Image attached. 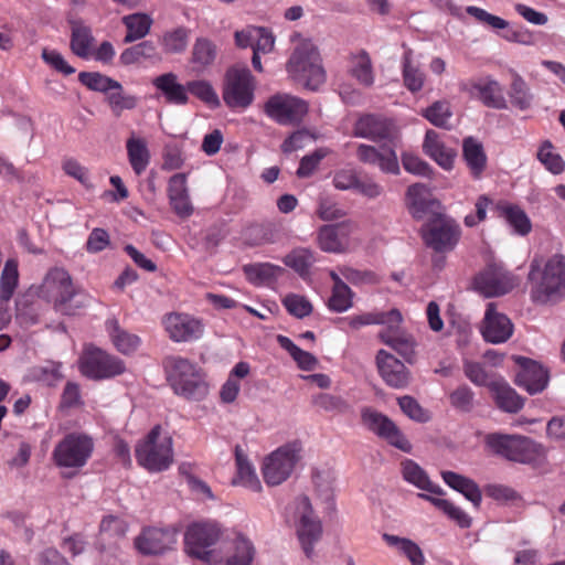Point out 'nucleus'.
<instances>
[{
	"mask_svg": "<svg viewBox=\"0 0 565 565\" xmlns=\"http://www.w3.org/2000/svg\"><path fill=\"white\" fill-rule=\"evenodd\" d=\"M480 331L487 342L498 344L503 343L511 338L513 333V324L504 313L497 311L493 302H489L487 305Z\"/></svg>",
	"mask_w": 565,
	"mask_h": 565,
	"instance_id": "aec40b11",
	"label": "nucleus"
},
{
	"mask_svg": "<svg viewBox=\"0 0 565 565\" xmlns=\"http://www.w3.org/2000/svg\"><path fill=\"white\" fill-rule=\"evenodd\" d=\"M41 57L45 64H47L54 71L62 73L65 76L72 75L75 73V68L71 66L64 56L54 49H43L41 53Z\"/></svg>",
	"mask_w": 565,
	"mask_h": 565,
	"instance_id": "69168bd1",
	"label": "nucleus"
},
{
	"mask_svg": "<svg viewBox=\"0 0 565 565\" xmlns=\"http://www.w3.org/2000/svg\"><path fill=\"white\" fill-rule=\"evenodd\" d=\"M423 149L443 169L450 170L452 168L456 152L443 143L439 134L435 130H427Z\"/></svg>",
	"mask_w": 565,
	"mask_h": 565,
	"instance_id": "2f4dec72",
	"label": "nucleus"
},
{
	"mask_svg": "<svg viewBox=\"0 0 565 565\" xmlns=\"http://www.w3.org/2000/svg\"><path fill=\"white\" fill-rule=\"evenodd\" d=\"M223 534L216 521L206 520L190 524L184 534L185 551L189 555L209 562L212 547Z\"/></svg>",
	"mask_w": 565,
	"mask_h": 565,
	"instance_id": "9d476101",
	"label": "nucleus"
},
{
	"mask_svg": "<svg viewBox=\"0 0 565 565\" xmlns=\"http://www.w3.org/2000/svg\"><path fill=\"white\" fill-rule=\"evenodd\" d=\"M256 82L245 66H233L226 71L222 97L232 109H246L255 97Z\"/></svg>",
	"mask_w": 565,
	"mask_h": 565,
	"instance_id": "0eeeda50",
	"label": "nucleus"
},
{
	"mask_svg": "<svg viewBox=\"0 0 565 565\" xmlns=\"http://www.w3.org/2000/svg\"><path fill=\"white\" fill-rule=\"evenodd\" d=\"M425 78L424 71L413 61L412 51L407 50L403 56L404 85L409 92L416 93L423 88Z\"/></svg>",
	"mask_w": 565,
	"mask_h": 565,
	"instance_id": "c03bdc74",
	"label": "nucleus"
},
{
	"mask_svg": "<svg viewBox=\"0 0 565 565\" xmlns=\"http://www.w3.org/2000/svg\"><path fill=\"white\" fill-rule=\"evenodd\" d=\"M383 540L387 545L396 547L399 553L407 557L412 565H425L424 553L414 541L387 533L383 534Z\"/></svg>",
	"mask_w": 565,
	"mask_h": 565,
	"instance_id": "79ce46f5",
	"label": "nucleus"
},
{
	"mask_svg": "<svg viewBox=\"0 0 565 565\" xmlns=\"http://www.w3.org/2000/svg\"><path fill=\"white\" fill-rule=\"evenodd\" d=\"M402 322L387 324L379 332V339L407 361L415 355L416 341L411 333L401 329Z\"/></svg>",
	"mask_w": 565,
	"mask_h": 565,
	"instance_id": "393cba45",
	"label": "nucleus"
},
{
	"mask_svg": "<svg viewBox=\"0 0 565 565\" xmlns=\"http://www.w3.org/2000/svg\"><path fill=\"white\" fill-rule=\"evenodd\" d=\"M422 115L434 126L448 129L449 120L452 117L450 104L447 100H437L426 109Z\"/></svg>",
	"mask_w": 565,
	"mask_h": 565,
	"instance_id": "4d7b16f0",
	"label": "nucleus"
},
{
	"mask_svg": "<svg viewBox=\"0 0 565 565\" xmlns=\"http://www.w3.org/2000/svg\"><path fill=\"white\" fill-rule=\"evenodd\" d=\"M189 94H192L210 108H217L221 104L220 98L210 82L205 79H194L188 82Z\"/></svg>",
	"mask_w": 565,
	"mask_h": 565,
	"instance_id": "bf43d9fd",
	"label": "nucleus"
},
{
	"mask_svg": "<svg viewBox=\"0 0 565 565\" xmlns=\"http://www.w3.org/2000/svg\"><path fill=\"white\" fill-rule=\"evenodd\" d=\"M94 36L89 26L82 22L72 23L71 50L82 58H88L93 54Z\"/></svg>",
	"mask_w": 565,
	"mask_h": 565,
	"instance_id": "a19ab883",
	"label": "nucleus"
},
{
	"mask_svg": "<svg viewBox=\"0 0 565 565\" xmlns=\"http://www.w3.org/2000/svg\"><path fill=\"white\" fill-rule=\"evenodd\" d=\"M243 269L247 280L256 286L269 285L285 271L282 267L270 263L245 265Z\"/></svg>",
	"mask_w": 565,
	"mask_h": 565,
	"instance_id": "ea45409f",
	"label": "nucleus"
},
{
	"mask_svg": "<svg viewBox=\"0 0 565 565\" xmlns=\"http://www.w3.org/2000/svg\"><path fill=\"white\" fill-rule=\"evenodd\" d=\"M376 366L383 381L391 387L403 388L408 385L411 374L403 362L385 350L376 354Z\"/></svg>",
	"mask_w": 565,
	"mask_h": 565,
	"instance_id": "4be33fe9",
	"label": "nucleus"
},
{
	"mask_svg": "<svg viewBox=\"0 0 565 565\" xmlns=\"http://www.w3.org/2000/svg\"><path fill=\"white\" fill-rule=\"evenodd\" d=\"M362 424L390 445L405 452L412 451L411 443L405 438L398 427L384 414L372 408H363L361 412Z\"/></svg>",
	"mask_w": 565,
	"mask_h": 565,
	"instance_id": "2eb2a0df",
	"label": "nucleus"
},
{
	"mask_svg": "<svg viewBox=\"0 0 565 565\" xmlns=\"http://www.w3.org/2000/svg\"><path fill=\"white\" fill-rule=\"evenodd\" d=\"M289 514L294 520L303 553L308 558L312 557L315 544L322 535V524L315 514L308 497H298L289 508Z\"/></svg>",
	"mask_w": 565,
	"mask_h": 565,
	"instance_id": "423d86ee",
	"label": "nucleus"
},
{
	"mask_svg": "<svg viewBox=\"0 0 565 565\" xmlns=\"http://www.w3.org/2000/svg\"><path fill=\"white\" fill-rule=\"evenodd\" d=\"M18 284V264L13 259L7 260L1 274V297L9 299Z\"/></svg>",
	"mask_w": 565,
	"mask_h": 565,
	"instance_id": "0e129e2a",
	"label": "nucleus"
},
{
	"mask_svg": "<svg viewBox=\"0 0 565 565\" xmlns=\"http://www.w3.org/2000/svg\"><path fill=\"white\" fill-rule=\"evenodd\" d=\"M470 94L476 96L487 107L494 109L508 108L504 89L493 78L487 77L472 83Z\"/></svg>",
	"mask_w": 565,
	"mask_h": 565,
	"instance_id": "bb28decb",
	"label": "nucleus"
},
{
	"mask_svg": "<svg viewBox=\"0 0 565 565\" xmlns=\"http://www.w3.org/2000/svg\"><path fill=\"white\" fill-rule=\"evenodd\" d=\"M419 498L429 501L434 507L443 511L449 519L460 527L467 529L471 525V518L459 507L449 500L437 498L427 493H419Z\"/></svg>",
	"mask_w": 565,
	"mask_h": 565,
	"instance_id": "37998d69",
	"label": "nucleus"
},
{
	"mask_svg": "<svg viewBox=\"0 0 565 565\" xmlns=\"http://www.w3.org/2000/svg\"><path fill=\"white\" fill-rule=\"evenodd\" d=\"M315 262L313 253L308 248H296L284 258L285 265L292 268L301 277L309 273Z\"/></svg>",
	"mask_w": 565,
	"mask_h": 565,
	"instance_id": "13d9d810",
	"label": "nucleus"
},
{
	"mask_svg": "<svg viewBox=\"0 0 565 565\" xmlns=\"http://www.w3.org/2000/svg\"><path fill=\"white\" fill-rule=\"evenodd\" d=\"M75 291L72 278L63 268L51 269L40 288V296L46 301L53 303L56 311L71 315L68 302L74 297Z\"/></svg>",
	"mask_w": 565,
	"mask_h": 565,
	"instance_id": "f8f14e48",
	"label": "nucleus"
},
{
	"mask_svg": "<svg viewBox=\"0 0 565 565\" xmlns=\"http://www.w3.org/2000/svg\"><path fill=\"white\" fill-rule=\"evenodd\" d=\"M235 461L236 477L233 483L243 486L254 492H259L262 490L260 480L241 446L235 447Z\"/></svg>",
	"mask_w": 565,
	"mask_h": 565,
	"instance_id": "f704fd0d",
	"label": "nucleus"
},
{
	"mask_svg": "<svg viewBox=\"0 0 565 565\" xmlns=\"http://www.w3.org/2000/svg\"><path fill=\"white\" fill-rule=\"evenodd\" d=\"M489 391L497 406L503 412L518 413L524 405V399L502 376L491 383Z\"/></svg>",
	"mask_w": 565,
	"mask_h": 565,
	"instance_id": "c85d7f7f",
	"label": "nucleus"
},
{
	"mask_svg": "<svg viewBox=\"0 0 565 565\" xmlns=\"http://www.w3.org/2000/svg\"><path fill=\"white\" fill-rule=\"evenodd\" d=\"M106 330L114 347L122 354L134 353L141 344V339L119 326L117 319L106 321Z\"/></svg>",
	"mask_w": 565,
	"mask_h": 565,
	"instance_id": "c9c22d12",
	"label": "nucleus"
},
{
	"mask_svg": "<svg viewBox=\"0 0 565 565\" xmlns=\"http://www.w3.org/2000/svg\"><path fill=\"white\" fill-rule=\"evenodd\" d=\"M401 475L405 482L430 493V495L443 493V489L438 484H435L427 472L413 459H404L401 461Z\"/></svg>",
	"mask_w": 565,
	"mask_h": 565,
	"instance_id": "c756f323",
	"label": "nucleus"
},
{
	"mask_svg": "<svg viewBox=\"0 0 565 565\" xmlns=\"http://www.w3.org/2000/svg\"><path fill=\"white\" fill-rule=\"evenodd\" d=\"M519 285V279L498 263L489 264L476 278L475 288L484 297H499Z\"/></svg>",
	"mask_w": 565,
	"mask_h": 565,
	"instance_id": "4468645a",
	"label": "nucleus"
},
{
	"mask_svg": "<svg viewBox=\"0 0 565 565\" xmlns=\"http://www.w3.org/2000/svg\"><path fill=\"white\" fill-rule=\"evenodd\" d=\"M127 523L115 515L105 516L99 525L100 540L107 544L116 543L117 540L125 536L127 532Z\"/></svg>",
	"mask_w": 565,
	"mask_h": 565,
	"instance_id": "6e6d98bb",
	"label": "nucleus"
},
{
	"mask_svg": "<svg viewBox=\"0 0 565 565\" xmlns=\"http://www.w3.org/2000/svg\"><path fill=\"white\" fill-rule=\"evenodd\" d=\"M277 342L291 355L299 369L303 371H312L317 367V358L311 353L300 349L288 337L279 334L277 337Z\"/></svg>",
	"mask_w": 565,
	"mask_h": 565,
	"instance_id": "09e8293b",
	"label": "nucleus"
},
{
	"mask_svg": "<svg viewBox=\"0 0 565 565\" xmlns=\"http://www.w3.org/2000/svg\"><path fill=\"white\" fill-rule=\"evenodd\" d=\"M188 42L189 31L183 26L164 32L160 39L162 50L167 54H180L184 52Z\"/></svg>",
	"mask_w": 565,
	"mask_h": 565,
	"instance_id": "864d4df0",
	"label": "nucleus"
},
{
	"mask_svg": "<svg viewBox=\"0 0 565 565\" xmlns=\"http://www.w3.org/2000/svg\"><path fill=\"white\" fill-rule=\"evenodd\" d=\"M168 196L177 215L180 217H189L192 214L193 206L189 196L185 173H177L170 178Z\"/></svg>",
	"mask_w": 565,
	"mask_h": 565,
	"instance_id": "cd10ccee",
	"label": "nucleus"
},
{
	"mask_svg": "<svg viewBox=\"0 0 565 565\" xmlns=\"http://www.w3.org/2000/svg\"><path fill=\"white\" fill-rule=\"evenodd\" d=\"M356 158L364 164L377 167L383 173L397 175L401 172L397 154L392 148L379 150L361 143L356 149Z\"/></svg>",
	"mask_w": 565,
	"mask_h": 565,
	"instance_id": "5701e85b",
	"label": "nucleus"
},
{
	"mask_svg": "<svg viewBox=\"0 0 565 565\" xmlns=\"http://www.w3.org/2000/svg\"><path fill=\"white\" fill-rule=\"evenodd\" d=\"M107 103L111 109V113L119 117L122 111L131 110L136 108L138 104V99L136 96L126 95L121 89H113V92L107 94Z\"/></svg>",
	"mask_w": 565,
	"mask_h": 565,
	"instance_id": "e2e57ef3",
	"label": "nucleus"
},
{
	"mask_svg": "<svg viewBox=\"0 0 565 565\" xmlns=\"http://www.w3.org/2000/svg\"><path fill=\"white\" fill-rule=\"evenodd\" d=\"M515 361L520 366L515 375V384L531 395L543 392L550 381L547 370L527 358L518 356Z\"/></svg>",
	"mask_w": 565,
	"mask_h": 565,
	"instance_id": "6ab92c4d",
	"label": "nucleus"
},
{
	"mask_svg": "<svg viewBox=\"0 0 565 565\" xmlns=\"http://www.w3.org/2000/svg\"><path fill=\"white\" fill-rule=\"evenodd\" d=\"M500 211L516 234L524 236L531 232V221L522 209L515 205H503Z\"/></svg>",
	"mask_w": 565,
	"mask_h": 565,
	"instance_id": "5fc2aeb1",
	"label": "nucleus"
},
{
	"mask_svg": "<svg viewBox=\"0 0 565 565\" xmlns=\"http://www.w3.org/2000/svg\"><path fill=\"white\" fill-rule=\"evenodd\" d=\"M422 235L426 246L437 253H447L458 244L461 230L451 217L437 214L423 226Z\"/></svg>",
	"mask_w": 565,
	"mask_h": 565,
	"instance_id": "9b49d317",
	"label": "nucleus"
},
{
	"mask_svg": "<svg viewBox=\"0 0 565 565\" xmlns=\"http://www.w3.org/2000/svg\"><path fill=\"white\" fill-rule=\"evenodd\" d=\"M351 228L345 224L324 225L318 232V245L327 253L340 254L351 247Z\"/></svg>",
	"mask_w": 565,
	"mask_h": 565,
	"instance_id": "b1692460",
	"label": "nucleus"
},
{
	"mask_svg": "<svg viewBox=\"0 0 565 565\" xmlns=\"http://www.w3.org/2000/svg\"><path fill=\"white\" fill-rule=\"evenodd\" d=\"M462 154L472 178L480 179L487 167V154L482 143L473 137L465 138Z\"/></svg>",
	"mask_w": 565,
	"mask_h": 565,
	"instance_id": "72a5a7b5",
	"label": "nucleus"
},
{
	"mask_svg": "<svg viewBox=\"0 0 565 565\" xmlns=\"http://www.w3.org/2000/svg\"><path fill=\"white\" fill-rule=\"evenodd\" d=\"M79 82L88 89L99 93H109L113 89H121V84L98 72H81Z\"/></svg>",
	"mask_w": 565,
	"mask_h": 565,
	"instance_id": "3c124183",
	"label": "nucleus"
},
{
	"mask_svg": "<svg viewBox=\"0 0 565 565\" xmlns=\"http://www.w3.org/2000/svg\"><path fill=\"white\" fill-rule=\"evenodd\" d=\"M463 373L475 385L486 386L488 388H490L491 383L499 377L498 375L489 373L481 363L473 361L463 362Z\"/></svg>",
	"mask_w": 565,
	"mask_h": 565,
	"instance_id": "052dcab7",
	"label": "nucleus"
},
{
	"mask_svg": "<svg viewBox=\"0 0 565 565\" xmlns=\"http://www.w3.org/2000/svg\"><path fill=\"white\" fill-rule=\"evenodd\" d=\"M256 554L253 542L243 534H237L233 542V553L226 565H252Z\"/></svg>",
	"mask_w": 565,
	"mask_h": 565,
	"instance_id": "a18cd8bd",
	"label": "nucleus"
},
{
	"mask_svg": "<svg viewBox=\"0 0 565 565\" xmlns=\"http://www.w3.org/2000/svg\"><path fill=\"white\" fill-rule=\"evenodd\" d=\"M162 326L169 338L177 343L196 341L204 333L202 320L189 313H168L162 318Z\"/></svg>",
	"mask_w": 565,
	"mask_h": 565,
	"instance_id": "f3484780",
	"label": "nucleus"
},
{
	"mask_svg": "<svg viewBox=\"0 0 565 565\" xmlns=\"http://www.w3.org/2000/svg\"><path fill=\"white\" fill-rule=\"evenodd\" d=\"M217 55L216 45L206 38H198L192 47V63L202 71L212 65Z\"/></svg>",
	"mask_w": 565,
	"mask_h": 565,
	"instance_id": "de8ad7c7",
	"label": "nucleus"
},
{
	"mask_svg": "<svg viewBox=\"0 0 565 565\" xmlns=\"http://www.w3.org/2000/svg\"><path fill=\"white\" fill-rule=\"evenodd\" d=\"M152 85L168 104L183 106L189 103L188 83H180L175 73L168 72L157 76L152 79Z\"/></svg>",
	"mask_w": 565,
	"mask_h": 565,
	"instance_id": "a878e982",
	"label": "nucleus"
},
{
	"mask_svg": "<svg viewBox=\"0 0 565 565\" xmlns=\"http://www.w3.org/2000/svg\"><path fill=\"white\" fill-rule=\"evenodd\" d=\"M406 203L413 217L422 220L437 202L426 184L415 183L407 189Z\"/></svg>",
	"mask_w": 565,
	"mask_h": 565,
	"instance_id": "7c9ffc66",
	"label": "nucleus"
},
{
	"mask_svg": "<svg viewBox=\"0 0 565 565\" xmlns=\"http://www.w3.org/2000/svg\"><path fill=\"white\" fill-rule=\"evenodd\" d=\"M354 136L372 141L393 140L397 136V128L390 119L364 115L354 125Z\"/></svg>",
	"mask_w": 565,
	"mask_h": 565,
	"instance_id": "412c9836",
	"label": "nucleus"
},
{
	"mask_svg": "<svg viewBox=\"0 0 565 565\" xmlns=\"http://www.w3.org/2000/svg\"><path fill=\"white\" fill-rule=\"evenodd\" d=\"M349 326L352 329H360L365 326L381 324L386 327L387 324L403 322V317L399 310L391 309L390 311H373L364 312L358 316L347 318Z\"/></svg>",
	"mask_w": 565,
	"mask_h": 565,
	"instance_id": "4c0bfd02",
	"label": "nucleus"
},
{
	"mask_svg": "<svg viewBox=\"0 0 565 565\" xmlns=\"http://www.w3.org/2000/svg\"><path fill=\"white\" fill-rule=\"evenodd\" d=\"M290 41L294 46L286 65L287 72L307 88L318 89L326 82V71L317 45L299 33H294Z\"/></svg>",
	"mask_w": 565,
	"mask_h": 565,
	"instance_id": "f257e3e1",
	"label": "nucleus"
},
{
	"mask_svg": "<svg viewBox=\"0 0 565 565\" xmlns=\"http://www.w3.org/2000/svg\"><path fill=\"white\" fill-rule=\"evenodd\" d=\"M487 445L498 455L521 463H531L544 456L542 445L520 435L491 434Z\"/></svg>",
	"mask_w": 565,
	"mask_h": 565,
	"instance_id": "39448f33",
	"label": "nucleus"
},
{
	"mask_svg": "<svg viewBox=\"0 0 565 565\" xmlns=\"http://www.w3.org/2000/svg\"><path fill=\"white\" fill-rule=\"evenodd\" d=\"M510 102L519 110H527L532 107L534 96L526 82L518 74L513 76L509 90Z\"/></svg>",
	"mask_w": 565,
	"mask_h": 565,
	"instance_id": "49530a36",
	"label": "nucleus"
},
{
	"mask_svg": "<svg viewBox=\"0 0 565 565\" xmlns=\"http://www.w3.org/2000/svg\"><path fill=\"white\" fill-rule=\"evenodd\" d=\"M307 111V103L289 94H276L265 104L266 115L279 125L298 124Z\"/></svg>",
	"mask_w": 565,
	"mask_h": 565,
	"instance_id": "dca6fc26",
	"label": "nucleus"
},
{
	"mask_svg": "<svg viewBox=\"0 0 565 565\" xmlns=\"http://www.w3.org/2000/svg\"><path fill=\"white\" fill-rule=\"evenodd\" d=\"M167 377L175 394L189 399H202L209 391L201 370L188 359L168 356L163 361Z\"/></svg>",
	"mask_w": 565,
	"mask_h": 565,
	"instance_id": "7ed1b4c3",
	"label": "nucleus"
},
{
	"mask_svg": "<svg viewBox=\"0 0 565 565\" xmlns=\"http://www.w3.org/2000/svg\"><path fill=\"white\" fill-rule=\"evenodd\" d=\"M537 158L553 174H559L565 170V161L558 153L553 151V146L550 141H545L541 146L537 152Z\"/></svg>",
	"mask_w": 565,
	"mask_h": 565,
	"instance_id": "680f3d73",
	"label": "nucleus"
},
{
	"mask_svg": "<svg viewBox=\"0 0 565 565\" xmlns=\"http://www.w3.org/2000/svg\"><path fill=\"white\" fill-rule=\"evenodd\" d=\"M350 74L364 86H371L374 83L372 62L369 54L364 51L351 58Z\"/></svg>",
	"mask_w": 565,
	"mask_h": 565,
	"instance_id": "8fccbe9b",
	"label": "nucleus"
},
{
	"mask_svg": "<svg viewBox=\"0 0 565 565\" xmlns=\"http://www.w3.org/2000/svg\"><path fill=\"white\" fill-rule=\"evenodd\" d=\"M301 444L292 441L285 444L264 459L262 472L268 486H278L292 473L300 459Z\"/></svg>",
	"mask_w": 565,
	"mask_h": 565,
	"instance_id": "6e6552de",
	"label": "nucleus"
},
{
	"mask_svg": "<svg viewBox=\"0 0 565 565\" xmlns=\"http://www.w3.org/2000/svg\"><path fill=\"white\" fill-rule=\"evenodd\" d=\"M475 393L468 385H460L449 395L452 407L461 412H470L473 408Z\"/></svg>",
	"mask_w": 565,
	"mask_h": 565,
	"instance_id": "338daca9",
	"label": "nucleus"
},
{
	"mask_svg": "<svg viewBox=\"0 0 565 565\" xmlns=\"http://www.w3.org/2000/svg\"><path fill=\"white\" fill-rule=\"evenodd\" d=\"M178 532L171 527H145L135 539V547L143 555H158L172 550Z\"/></svg>",
	"mask_w": 565,
	"mask_h": 565,
	"instance_id": "a211bd4d",
	"label": "nucleus"
},
{
	"mask_svg": "<svg viewBox=\"0 0 565 565\" xmlns=\"http://www.w3.org/2000/svg\"><path fill=\"white\" fill-rule=\"evenodd\" d=\"M126 149L134 172L140 175L150 163V151L146 140L131 134L126 141Z\"/></svg>",
	"mask_w": 565,
	"mask_h": 565,
	"instance_id": "e433bc0d",
	"label": "nucleus"
},
{
	"mask_svg": "<svg viewBox=\"0 0 565 565\" xmlns=\"http://www.w3.org/2000/svg\"><path fill=\"white\" fill-rule=\"evenodd\" d=\"M93 448V439L87 435L68 434L54 448L53 458L60 467L78 468L87 462Z\"/></svg>",
	"mask_w": 565,
	"mask_h": 565,
	"instance_id": "ddd939ff",
	"label": "nucleus"
},
{
	"mask_svg": "<svg viewBox=\"0 0 565 565\" xmlns=\"http://www.w3.org/2000/svg\"><path fill=\"white\" fill-rule=\"evenodd\" d=\"M328 305L332 311H347L352 306L351 289L348 286L333 287Z\"/></svg>",
	"mask_w": 565,
	"mask_h": 565,
	"instance_id": "774afa93",
	"label": "nucleus"
},
{
	"mask_svg": "<svg viewBox=\"0 0 565 565\" xmlns=\"http://www.w3.org/2000/svg\"><path fill=\"white\" fill-rule=\"evenodd\" d=\"M121 21L127 29V33L124 38L125 43H132L143 39L149 34L153 23L152 18L149 14L142 12L125 15L122 17Z\"/></svg>",
	"mask_w": 565,
	"mask_h": 565,
	"instance_id": "58836bf2",
	"label": "nucleus"
},
{
	"mask_svg": "<svg viewBox=\"0 0 565 565\" xmlns=\"http://www.w3.org/2000/svg\"><path fill=\"white\" fill-rule=\"evenodd\" d=\"M153 58H157V49L151 41H143L134 46L127 47L119 56V61L124 65H132L142 60Z\"/></svg>",
	"mask_w": 565,
	"mask_h": 565,
	"instance_id": "603ef678",
	"label": "nucleus"
},
{
	"mask_svg": "<svg viewBox=\"0 0 565 565\" xmlns=\"http://www.w3.org/2000/svg\"><path fill=\"white\" fill-rule=\"evenodd\" d=\"M441 477L448 487L461 493L475 508L480 507L481 490L472 479L454 471H443Z\"/></svg>",
	"mask_w": 565,
	"mask_h": 565,
	"instance_id": "473e14b6",
	"label": "nucleus"
},
{
	"mask_svg": "<svg viewBox=\"0 0 565 565\" xmlns=\"http://www.w3.org/2000/svg\"><path fill=\"white\" fill-rule=\"evenodd\" d=\"M529 279L532 282L531 299L535 303H555L565 298V257L555 254L540 270L535 260L531 263Z\"/></svg>",
	"mask_w": 565,
	"mask_h": 565,
	"instance_id": "f03ea898",
	"label": "nucleus"
},
{
	"mask_svg": "<svg viewBox=\"0 0 565 565\" xmlns=\"http://www.w3.org/2000/svg\"><path fill=\"white\" fill-rule=\"evenodd\" d=\"M78 367L81 373L90 380H107L126 371L121 359L94 347L85 348L79 358Z\"/></svg>",
	"mask_w": 565,
	"mask_h": 565,
	"instance_id": "1a4fd4ad",
	"label": "nucleus"
},
{
	"mask_svg": "<svg viewBox=\"0 0 565 565\" xmlns=\"http://www.w3.org/2000/svg\"><path fill=\"white\" fill-rule=\"evenodd\" d=\"M135 455L137 462L148 471H164L173 462L172 438L157 425L136 445Z\"/></svg>",
	"mask_w": 565,
	"mask_h": 565,
	"instance_id": "20e7f679",
	"label": "nucleus"
}]
</instances>
